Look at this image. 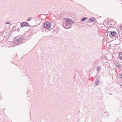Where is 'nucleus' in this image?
<instances>
[{
  "label": "nucleus",
  "instance_id": "nucleus-23",
  "mask_svg": "<svg viewBox=\"0 0 122 122\" xmlns=\"http://www.w3.org/2000/svg\"><path fill=\"white\" fill-rule=\"evenodd\" d=\"M110 27H113V26H112V25Z\"/></svg>",
  "mask_w": 122,
  "mask_h": 122
},
{
  "label": "nucleus",
  "instance_id": "nucleus-9",
  "mask_svg": "<svg viewBox=\"0 0 122 122\" xmlns=\"http://www.w3.org/2000/svg\"><path fill=\"white\" fill-rule=\"evenodd\" d=\"M89 21H96V20L94 18L92 17L89 19Z\"/></svg>",
  "mask_w": 122,
  "mask_h": 122
},
{
  "label": "nucleus",
  "instance_id": "nucleus-7",
  "mask_svg": "<svg viewBox=\"0 0 122 122\" xmlns=\"http://www.w3.org/2000/svg\"><path fill=\"white\" fill-rule=\"evenodd\" d=\"M116 66L119 68L121 70H122V65L118 63H117Z\"/></svg>",
  "mask_w": 122,
  "mask_h": 122
},
{
  "label": "nucleus",
  "instance_id": "nucleus-19",
  "mask_svg": "<svg viewBox=\"0 0 122 122\" xmlns=\"http://www.w3.org/2000/svg\"><path fill=\"white\" fill-rule=\"evenodd\" d=\"M42 29L43 30L42 31V32H43L44 31H45H45H46V30H44V29H43V28H42Z\"/></svg>",
  "mask_w": 122,
  "mask_h": 122
},
{
  "label": "nucleus",
  "instance_id": "nucleus-8",
  "mask_svg": "<svg viewBox=\"0 0 122 122\" xmlns=\"http://www.w3.org/2000/svg\"><path fill=\"white\" fill-rule=\"evenodd\" d=\"M116 33H117L116 32L114 31H111L110 34L112 36H113L114 37Z\"/></svg>",
  "mask_w": 122,
  "mask_h": 122
},
{
  "label": "nucleus",
  "instance_id": "nucleus-11",
  "mask_svg": "<svg viewBox=\"0 0 122 122\" xmlns=\"http://www.w3.org/2000/svg\"><path fill=\"white\" fill-rule=\"evenodd\" d=\"M118 56L120 59L122 60V52L119 54Z\"/></svg>",
  "mask_w": 122,
  "mask_h": 122
},
{
  "label": "nucleus",
  "instance_id": "nucleus-3",
  "mask_svg": "<svg viewBox=\"0 0 122 122\" xmlns=\"http://www.w3.org/2000/svg\"><path fill=\"white\" fill-rule=\"evenodd\" d=\"M120 38V35L118 34L117 33H116L114 37H113V38L115 40L119 39Z\"/></svg>",
  "mask_w": 122,
  "mask_h": 122
},
{
  "label": "nucleus",
  "instance_id": "nucleus-6",
  "mask_svg": "<svg viewBox=\"0 0 122 122\" xmlns=\"http://www.w3.org/2000/svg\"><path fill=\"white\" fill-rule=\"evenodd\" d=\"M97 80L95 82L94 86H95L98 85L100 83V80L96 78Z\"/></svg>",
  "mask_w": 122,
  "mask_h": 122
},
{
  "label": "nucleus",
  "instance_id": "nucleus-18",
  "mask_svg": "<svg viewBox=\"0 0 122 122\" xmlns=\"http://www.w3.org/2000/svg\"><path fill=\"white\" fill-rule=\"evenodd\" d=\"M31 18L30 19V18L29 19H28V20H27V21H30V20H31Z\"/></svg>",
  "mask_w": 122,
  "mask_h": 122
},
{
  "label": "nucleus",
  "instance_id": "nucleus-24",
  "mask_svg": "<svg viewBox=\"0 0 122 122\" xmlns=\"http://www.w3.org/2000/svg\"><path fill=\"white\" fill-rule=\"evenodd\" d=\"M108 32V31H107L106 32Z\"/></svg>",
  "mask_w": 122,
  "mask_h": 122
},
{
  "label": "nucleus",
  "instance_id": "nucleus-15",
  "mask_svg": "<svg viewBox=\"0 0 122 122\" xmlns=\"http://www.w3.org/2000/svg\"><path fill=\"white\" fill-rule=\"evenodd\" d=\"M113 22H111V21H110V22H109L108 23V25H112V23H113Z\"/></svg>",
  "mask_w": 122,
  "mask_h": 122
},
{
  "label": "nucleus",
  "instance_id": "nucleus-22",
  "mask_svg": "<svg viewBox=\"0 0 122 122\" xmlns=\"http://www.w3.org/2000/svg\"><path fill=\"white\" fill-rule=\"evenodd\" d=\"M120 28L122 30V26L121 27L120 26Z\"/></svg>",
  "mask_w": 122,
  "mask_h": 122
},
{
  "label": "nucleus",
  "instance_id": "nucleus-2",
  "mask_svg": "<svg viewBox=\"0 0 122 122\" xmlns=\"http://www.w3.org/2000/svg\"><path fill=\"white\" fill-rule=\"evenodd\" d=\"M20 25H21V27H21H23L25 26H29L27 22H23L21 23H20Z\"/></svg>",
  "mask_w": 122,
  "mask_h": 122
},
{
  "label": "nucleus",
  "instance_id": "nucleus-4",
  "mask_svg": "<svg viewBox=\"0 0 122 122\" xmlns=\"http://www.w3.org/2000/svg\"><path fill=\"white\" fill-rule=\"evenodd\" d=\"M51 26V23L49 22L46 21V30L49 28Z\"/></svg>",
  "mask_w": 122,
  "mask_h": 122
},
{
  "label": "nucleus",
  "instance_id": "nucleus-14",
  "mask_svg": "<svg viewBox=\"0 0 122 122\" xmlns=\"http://www.w3.org/2000/svg\"><path fill=\"white\" fill-rule=\"evenodd\" d=\"M87 19V18L86 17H84L81 19V21H84L85 20H86Z\"/></svg>",
  "mask_w": 122,
  "mask_h": 122
},
{
  "label": "nucleus",
  "instance_id": "nucleus-10",
  "mask_svg": "<svg viewBox=\"0 0 122 122\" xmlns=\"http://www.w3.org/2000/svg\"><path fill=\"white\" fill-rule=\"evenodd\" d=\"M22 41L21 39L19 38L17 40L15 41V43H19L20 41Z\"/></svg>",
  "mask_w": 122,
  "mask_h": 122
},
{
  "label": "nucleus",
  "instance_id": "nucleus-16",
  "mask_svg": "<svg viewBox=\"0 0 122 122\" xmlns=\"http://www.w3.org/2000/svg\"><path fill=\"white\" fill-rule=\"evenodd\" d=\"M46 23V21H45L44 22V27L45 29H46V25H45Z\"/></svg>",
  "mask_w": 122,
  "mask_h": 122
},
{
  "label": "nucleus",
  "instance_id": "nucleus-13",
  "mask_svg": "<svg viewBox=\"0 0 122 122\" xmlns=\"http://www.w3.org/2000/svg\"><path fill=\"white\" fill-rule=\"evenodd\" d=\"M101 68V67L100 66H99L97 67V71H100Z\"/></svg>",
  "mask_w": 122,
  "mask_h": 122
},
{
  "label": "nucleus",
  "instance_id": "nucleus-20",
  "mask_svg": "<svg viewBox=\"0 0 122 122\" xmlns=\"http://www.w3.org/2000/svg\"><path fill=\"white\" fill-rule=\"evenodd\" d=\"M89 21H89V20H87V21L86 22V23H88L89 22Z\"/></svg>",
  "mask_w": 122,
  "mask_h": 122
},
{
  "label": "nucleus",
  "instance_id": "nucleus-1",
  "mask_svg": "<svg viewBox=\"0 0 122 122\" xmlns=\"http://www.w3.org/2000/svg\"><path fill=\"white\" fill-rule=\"evenodd\" d=\"M74 22L71 19L67 18L65 21L62 22V25L63 27L66 29L70 28L72 26V25L73 24Z\"/></svg>",
  "mask_w": 122,
  "mask_h": 122
},
{
  "label": "nucleus",
  "instance_id": "nucleus-12",
  "mask_svg": "<svg viewBox=\"0 0 122 122\" xmlns=\"http://www.w3.org/2000/svg\"><path fill=\"white\" fill-rule=\"evenodd\" d=\"M117 77L119 78H122V74L121 73H119L117 75Z\"/></svg>",
  "mask_w": 122,
  "mask_h": 122
},
{
  "label": "nucleus",
  "instance_id": "nucleus-5",
  "mask_svg": "<svg viewBox=\"0 0 122 122\" xmlns=\"http://www.w3.org/2000/svg\"><path fill=\"white\" fill-rule=\"evenodd\" d=\"M115 41V45H117L119 44L120 43L121 40L120 39H117Z\"/></svg>",
  "mask_w": 122,
  "mask_h": 122
},
{
  "label": "nucleus",
  "instance_id": "nucleus-17",
  "mask_svg": "<svg viewBox=\"0 0 122 122\" xmlns=\"http://www.w3.org/2000/svg\"><path fill=\"white\" fill-rule=\"evenodd\" d=\"M10 24V23L9 22H6V23L5 24Z\"/></svg>",
  "mask_w": 122,
  "mask_h": 122
},
{
  "label": "nucleus",
  "instance_id": "nucleus-21",
  "mask_svg": "<svg viewBox=\"0 0 122 122\" xmlns=\"http://www.w3.org/2000/svg\"><path fill=\"white\" fill-rule=\"evenodd\" d=\"M17 30L19 32L20 31L19 29V28H18V29H17Z\"/></svg>",
  "mask_w": 122,
  "mask_h": 122
},
{
  "label": "nucleus",
  "instance_id": "nucleus-25",
  "mask_svg": "<svg viewBox=\"0 0 122 122\" xmlns=\"http://www.w3.org/2000/svg\"><path fill=\"white\" fill-rule=\"evenodd\" d=\"M43 28H44V27H43Z\"/></svg>",
  "mask_w": 122,
  "mask_h": 122
}]
</instances>
